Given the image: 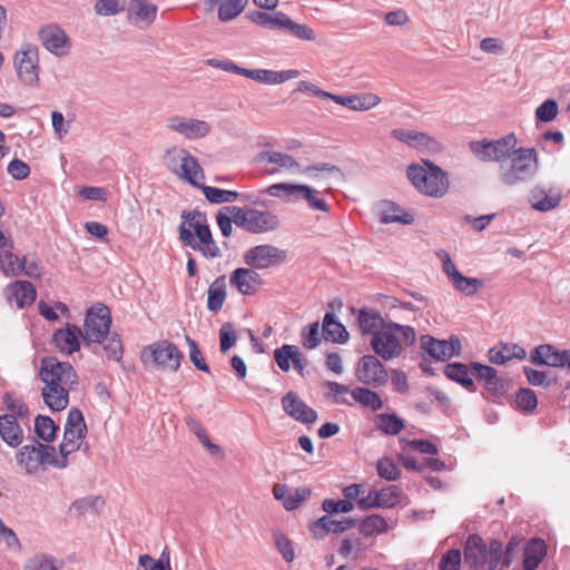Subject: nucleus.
Segmentation results:
<instances>
[{
    "mask_svg": "<svg viewBox=\"0 0 570 570\" xmlns=\"http://www.w3.org/2000/svg\"><path fill=\"white\" fill-rule=\"evenodd\" d=\"M111 315L107 306L97 304L88 308L85 317L82 338L86 344L104 343L106 356L120 362L124 354L122 342L116 333L109 335Z\"/></svg>",
    "mask_w": 570,
    "mask_h": 570,
    "instance_id": "f257e3e1",
    "label": "nucleus"
},
{
    "mask_svg": "<svg viewBox=\"0 0 570 570\" xmlns=\"http://www.w3.org/2000/svg\"><path fill=\"white\" fill-rule=\"evenodd\" d=\"M181 219L178 232L183 244L200 252L206 258L218 257L220 250L213 239L206 215L198 210L184 212Z\"/></svg>",
    "mask_w": 570,
    "mask_h": 570,
    "instance_id": "f03ea898",
    "label": "nucleus"
},
{
    "mask_svg": "<svg viewBox=\"0 0 570 570\" xmlns=\"http://www.w3.org/2000/svg\"><path fill=\"white\" fill-rule=\"evenodd\" d=\"M539 170V157L534 148H513L501 163L498 178L504 186L513 187L530 181Z\"/></svg>",
    "mask_w": 570,
    "mask_h": 570,
    "instance_id": "7ed1b4c3",
    "label": "nucleus"
},
{
    "mask_svg": "<svg viewBox=\"0 0 570 570\" xmlns=\"http://www.w3.org/2000/svg\"><path fill=\"white\" fill-rule=\"evenodd\" d=\"M463 556L470 569L495 570L502 558V542L498 539L485 542L480 534L472 533L464 542Z\"/></svg>",
    "mask_w": 570,
    "mask_h": 570,
    "instance_id": "20e7f679",
    "label": "nucleus"
},
{
    "mask_svg": "<svg viewBox=\"0 0 570 570\" xmlns=\"http://www.w3.org/2000/svg\"><path fill=\"white\" fill-rule=\"evenodd\" d=\"M224 209L234 215L235 225L248 233L261 234L276 229L279 226L277 215L269 210L226 206Z\"/></svg>",
    "mask_w": 570,
    "mask_h": 570,
    "instance_id": "39448f33",
    "label": "nucleus"
},
{
    "mask_svg": "<svg viewBox=\"0 0 570 570\" xmlns=\"http://www.w3.org/2000/svg\"><path fill=\"white\" fill-rule=\"evenodd\" d=\"M518 140L513 132H510L499 139L474 140L469 144L471 153L484 163H501L510 156L513 148L517 147Z\"/></svg>",
    "mask_w": 570,
    "mask_h": 570,
    "instance_id": "423d86ee",
    "label": "nucleus"
},
{
    "mask_svg": "<svg viewBox=\"0 0 570 570\" xmlns=\"http://www.w3.org/2000/svg\"><path fill=\"white\" fill-rule=\"evenodd\" d=\"M140 357L146 365L150 364L164 371L176 372L180 366L183 354L174 343L163 340L146 346L141 351Z\"/></svg>",
    "mask_w": 570,
    "mask_h": 570,
    "instance_id": "0eeeda50",
    "label": "nucleus"
},
{
    "mask_svg": "<svg viewBox=\"0 0 570 570\" xmlns=\"http://www.w3.org/2000/svg\"><path fill=\"white\" fill-rule=\"evenodd\" d=\"M39 375L45 386H75L78 383L73 367L56 357L42 358Z\"/></svg>",
    "mask_w": 570,
    "mask_h": 570,
    "instance_id": "6e6552de",
    "label": "nucleus"
},
{
    "mask_svg": "<svg viewBox=\"0 0 570 570\" xmlns=\"http://www.w3.org/2000/svg\"><path fill=\"white\" fill-rule=\"evenodd\" d=\"M87 426L79 409H71L65 424L63 439L60 444V453L63 458L77 451L85 438Z\"/></svg>",
    "mask_w": 570,
    "mask_h": 570,
    "instance_id": "1a4fd4ad",
    "label": "nucleus"
},
{
    "mask_svg": "<svg viewBox=\"0 0 570 570\" xmlns=\"http://www.w3.org/2000/svg\"><path fill=\"white\" fill-rule=\"evenodd\" d=\"M18 78L28 86L39 82V56L35 47H27L16 52L13 59Z\"/></svg>",
    "mask_w": 570,
    "mask_h": 570,
    "instance_id": "9d476101",
    "label": "nucleus"
},
{
    "mask_svg": "<svg viewBox=\"0 0 570 570\" xmlns=\"http://www.w3.org/2000/svg\"><path fill=\"white\" fill-rule=\"evenodd\" d=\"M355 375L360 382L372 387L383 386L389 381L386 368L375 355H364L361 357Z\"/></svg>",
    "mask_w": 570,
    "mask_h": 570,
    "instance_id": "9b49d317",
    "label": "nucleus"
},
{
    "mask_svg": "<svg viewBox=\"0 0 570 570\" xmlns=\"http://www.w3.org/2000/svg\"><path fill=\"white\" fill-rule=\"evenodd\" d=\"M403 491L397 485H387L380 490H370L368 494L358 500V509L370 511L373 509H390L401 503Z\"/></svg>",
    "mask_w": 570,
    "mask_h": 570,
    "instance_id": "f8f14e48",
    "label": "nucleus"
},
{
    "mask_svg": "<svg viewBox=\"0 0 570 570\" xmlns=\"http://www.w3.org/2000/svg\"><path fill=\"white\" fill-rule=\"evenodd\" d=\"M371 346L376 355L384 361L393 360L402 353V341L397 337L392 323L386 324L371 340Z\"/></svg>",
    "mask_w": 570,
    "mask_h": 570,
    "instance_id": "ddd939ff",
    "label": "nucleus"
},
{
    "mask_svg": "<svg viewBox=\"0 0 570 570\" xmlns=\"http://www.w3.org/2000/svg\"><path fill=\"white\" fill-rule=\"evenodd\" d=\"M285 252L272 245H257L244 254L246 265L264 269L284 261Z\"/></svg>",
    "mask_w": 570,
    "mask_h": 570,
    "instance_id": "4468645a",
    "label": "nucleus"
},
{
    "mask_svg": "<svg viewBox=\"0 0 570 570\" xmlns=\"http://www.w3.org/2000/svg\"><path fill=\"white\" fill-rule=\"evenodd\" d=\"M167 128L189 140L204 138L212 129L210 125L205 120L181 116L169 117L167 119Z\"/></svg>",
    "mask_w": 570,
    "mask_h": 570,
    "instance_id": "2eb2a0df",
    "label": "nucleus"
},
{
    "mask_svg": "<svg viewBox=\"0 0 570 570\" xmlns=\"http://www.w3.org/2000/svg\"><path fill=\"white\" fill-rule=\"evenodd\" d=\"M282 406L287 415L301 423L311 424L317 420L316 411L309 407L293 391L283 396Z\"/></svg>",
    "mask_w": 570,
    "mask_h": 570,
    "instance_id": "dca6fc26",
    "label": "nucleus"
},
{
    "mask_svg": "<svg viewBox=\"0 0 570 570\" xmlns=\"http://www.w3.org/2000/svg\"><path fill=\"white\" fill-rule=\"evenodd\" d=\"M239 75L259 83L279 85L298 78L299 71L296 69L276 71L271 69H248L242 67Z\"/></svg>",
    "mask_w": 570,
    "mask_h": 570,
    "instance_id": "f3484780",
    "label": "nucleus"
},
{
    "mask_svg": "<svg viewBox=\"0 0 570 570\" xmlns=\"http://www.w3.org/2000/svg\"><path fill=\"white\" fill-rule=\"evenodd\" d=\"M39 40L41 45L56 56L67 53L68 37L66 32L57 24H47L40 28Z\"/></svg>",
    "mask_w": 570,
    "mask_h": 570,
    "instance_id": "a211bd4d",
    "label": "nucleus"
},
{
    "mask_svg": "<svg viewBox=\"0 0 570 570\" xmlns=\"http://www.w3.org/2000/svg\"><path fill=\"white\" fill-rule=\"evenodd\" d=\"M229 283L243 295H254L263 284L254 268L239 267L232 272Z\"/></svg>",
    "mask_w": 570,
    "mask_h": 570,
    "instance_id": "6ab92c4d",
    "label": "nucleus"
},
{
    "mask_svg": "<svg viewBox=\"0 0 570 570\" xmlns=\"http://www.w3.org/2000/svg\"><path fill=\"white\" fill-rule=\"evenodd\" d=\"M55 448L33 441L30 445L22 446L18 454V463H57L53 458Z\"/></svg>",
    "mask_w": 570,
    "mask_h": 570,
    "instance_id": "aec40b11",
    "label": "nucleus"
},
{
    "mask_svg": "<svg viewBox=\"0 0 570 570\" xmlns=\"http://www.w3.org/2000/svg\"><path fill=\"white\" fill-rule=\"evenodd\" d=\"M274 358L283 372H288L291 363H293L294 368L303 375L306 363L295 345L284 344L282 347L276 348L274 351Z\"/></svg>",
    "mask_w": 570,
    "mask_h": 570,
    "instance_id": "412c9836",
    "label": "nucleus"
},
{
    "mask_svg": "<svg viewBox=\"0 0 570 570\" xmlns=\"http://www.w3.org/2000/svg\"><path fill=\"white\" fill-rule=\"evenodd\" d=\"M333 101L354 111H367L381 104V98L373 92L350 96L335 95Z\"/></svg>",
    "mask_w": 570,
    "mask_h": 570,
    "instance_id": "4be33fe9",
    "label": "nucleus"
},
{
    "mask_svg": "<svg viewBox=\"0 0 570 570\" xmlns=\"http://www.w3.org/2000/svg\"><path fill=\"white\" fill-rule=\"evenodd\" d=\"M257 159L259 161H267L276 166L269 171L271 174L277 173L279 170H285L291 174H298L302 171V167L298 161H296L295 158L289 154L275 150H265L258 154Z\"/></svg>",
    "mask_w": 570,
    "mask_h": 570,
    "instance_id": "5701e85b",
    "label": "nucleus"
},
{
    "mask_svg": "<svg viewBox=\"0 0 570 570\" xmlns=\"http://www.w3.org/2000/svg\"><path fill=\"white\" fill-rule=\"evenodd\" d=\"M489 361L493 364L503 365L511 360H523L527 356L525 350L515 343L500 342L488 352Z\"/></svg>",
    "mask_w": 570,
    "mask_h": 570,
    "instance_id": "b1692460",
    "label": "nucleus"
},
{
    "mask_svg": "<svg viewBox=\"0 0 570 570\" xmlns=\"http://www.w3.org/2000/svg\"><path fill=\"white\" fill-rule=\"evenodd\" d=\"M461 352V341L456 335L448 340H438L430 336V357L438 361H446Z\"/></svg>",
    "mask_w": 570,
    "mask_h": 570,
    "instance_id": "393cba45",
    "label": "nucleus"
},
{
    "mask_svg": "<svg viewBox=\"0 0 570 570\" xmlns=\"http://www.w3.org/2000/svg\"><path fill=\"white\" fill-rule=\"evenodd\" d=\"M560 193H552L542 186H534L530 191L529 203L534 210L542 213L552 210L560 205Z\"/></svg>",
    "mask_w": 570,
    "mask_h": 570,
    "instance_id": "a878e982",
    "label": "nucleus"
},
{
    "mask_svg": "<svg viewBox=\"0 0 570 570\" xmlns=\"http://www.w3.org/2000/svg\"><path fill=\"white\" fill-rule=\"evenodd\" d=\"M80 335L82 336V332L78 326L68 325L53 334V342L60 351L72 354L80 347Z\"/></svg>",
    "mask_w": 570,
    "mask_h": 570,
    "instance_id": "bb28decb",
    "label": "nucleus"
},
{
    "mask_svg": "<svg viewBox=\"0 0 570 570\" xmlns=\"http://www.w3.org/2000/svg\"><path fill=\"white\" fill-rule=\"evenodd\" d=\"M322 334L326 341L334 343L343 344L348 341V332L333 312L325 313L322 324Z\"/></svg>",
    "mask_w": 570,
    "mask_h": 570,
    "instance_id": "cd10ccee",
    "label": "nucleus"
},
{
    "mask_svg": "<svg viewBox=\"0 0 570 570\" xmlns=\"http://www.w3.org/2000/svg\"><path fill=\"white\" fill-rule=\"evenodd\" d=\"M547 554V546L543 539L532 538L528 541L523 551V569L535 570Z\"/></svg>",
    "mask_w": 570,
    "mask_h": 570,
    "instance_id": "c85d7f7f",
    "label": "nucleus"
},
{
    "mask_svg": "<svg viewBox=\"0 0 570 570\" xmlns=\"http://www.w3.org/2000/svg\"><path fill=\"white\" fill-rule=\"evenodd\" d=\"M36 295L35 286L28 281H16L8 286V297L13 298L19 308L31 305Z\"/></svg>",
    "mask_w": 570,
    "mask_h": 570,
    "instance_id": "c756f323",
    "label": "nucleus"
},
{
    "mask_svg": "<svg viewBox=\"0 0 570 570\" xmlns=\"http://www.w3.org/2000/svg\"><path fill=\"white\" fill-rule=\"evenodd\" d=\"M0 436L11 448H17L21 444L23 439L22 430L13 414L0 416Z\"/></svg>",
    "mask_w": 570,
    "mask_h": 570,
    "instance_id": "7c9ffc66",
    "label": "nucleus"
},
{
    "mask_svg": "<svg viewBox=\"0 0 570 570\" xmlns=\"http://www.w3.org/2000/svg\"><path fill=\"white\" fill-rule=\"evenodd\" d=\"M205 4L213 9L219 2L220 6L218 8V18L223 22L230 21L238 17L248 4V0H204Z\"/></svg>",
    "mask_w": 570,
    "mask_h": 570,
    "instance_id": "2f4dec72",
    "label": "nucleus"
},
{
    "mask_svg": "<svg viewBox=\"0 0 570 570\" xmlns=\"http://www.w3.org/2000/svg\"><path fill=\"white\" fill-rule=\"evenodd\" d=\"M73 386H45L42 389V397L47 406L52 411H62L69 403V391Z\"/></svg>",
    "mask_w": 570,
    "mask_h": 570,
    "instance_id": "473e14b6",
    "label": "nucleus"
},
{
    "mask_svg": "<svg viewBox=\"0 0 570 570\" xmlns=\"http://www.w3.org/2000/svg\"><path fill=\"white\" fill-rule=\"evenodd\" d=\"M358 532L364 538H371L379 534L387 533L390 525L386 519L379 513H371L358 520Z\"/></svg>",
    "mask_w": 570,
    "mask_h": 570,
    "instance_id": "72a5a7b5",
    "label": "nucleus"
},
{
    "mask_svg": "<svg viewBox=\"0 0 570 570\" xmlns=\"http://www.w3.org/2000/svg\"><path fill=\"white\" fill-rule=\"evenodd\" d=\"M106 501L101 495H89L75 500L69 507V513L75 517L85 515L87 512L100 514Z\"/></svg>",
    "mask_w": 570,
    "mask_h": 570,
    "instance_id": "f704fd0d",
    "label": "nucleus"
},
{
    "mask_svg": "<svg viewBox=\"0 0 570 570\" xmlns=\"http://www.w3.org/2000/svg\"><path fill=\"white\" fill-rule=\"evenodd\" d=\"M450 188L449 174L441 167L430 163V197L441 198Z\"/></svg>",
    "mask_w": 570,
    "mask_h": 570,
    "instance_id": "c9c22d12",
    "label": "nucleus"
},
{
    "mask_svg": "<svg viewBox=\"0 0 570 570\" xmlns=\"http://www.w3.org/2000/svg\"><path fill=\"white\" fill-rule=\"evenodd\" d=\"M357 321L362 333L372 334V336L386 325L382 315L373 308L360 309Z\"/></svg>",
    "mask_w": 570,
    "mask_h": 570,
    "instance_id": "e433bc0d",
    "label": "nucleus"
},
{
    "mask_svg": "<svg viewBox=\"0 0 570 570\" xmlns=\"http://www.w3.org/2000/svg\"><path fill=\"white\" fill-rule=\"evenodd\" d=\"M177 176L187 180L190 185L200 188L202 184L199 180L204 179V171L197 159L188 153L185 161L180 165Z\"/></svg>",
    "mask_w": 570,
    "mask_h": 570,
    "instance_id": "4c0bfd02",
    "label": "nucleus"
},
{
    "mask_svg": "<svg viewBox=\"0 0 570 570\" xmlns=\"http://www.w3.org/2000/svg\"><path fill=\"white\" fill-rule=\"evenodd\" d=\"M207 294V308L214 313L220 311L226 299L225 276L216 278L209 285Z\"/></svg>",
    "mask_w": 570,
    "mask_h": 570,
    "instance_id": "58836bf2",
    "label": "nucleus"
},
{
    "mask_svg": "<svg viewBox=\"0 0 570 570\" xmlns=\"http://www.w3.org/2000/svg\"><path fill=\"white\" fill-rule=\"evenodd\" d=\"M287 14L282 11H275L273 13L254 11L249 14L250 21L254 23L273 29H284Z\"/></svg>",
    "mask_w": 570,
    "mask_h": 570,
    "instance_id": "ea45409f",
    "label": "nucleus"
},
{
    "mask_svg": "<svg viewBox=\"0 0 570 570\" xmlns=\"http://www.w3.org/2000/svg\"><path fill=\"white\" fill-rule=\"evenodd\" d=\"M444 374L448 379L461 384L466 390H474L473 380L469 376V367L465 364L459 362L449 363L444 367Z\"/></svg>",
    "mask_w": 570,
    "mask_h": 570,
    "instance_id": "a19ab883",
    "label": "nucleus"
},
{
    "mask_svg": "<svg viewBox=\"0 0 570 570\" xmlns=\"http://www.w3.org/2000/svg\"><path fill=\"white\" fill-rule=\"evenodd\" d=\"M401 208L393 202H383L380 207V222L383 224L402 223L411 224L413 217L409 214H400Z\"/></svg>",
    "mask_w": 570,
    "mask_h": 570,
    "instance_id": "79ce46f5",
    "label": "nucleus"
},
{
    "mask_svg": "<svg viewBox=\"0 0 570 570\" xmlns=\"http://www.w3.org/2000/svg\"><path fill=\"white\" fill-rule=\"evenodd\" d=\"M375 426L387 435H397L404 429V422L394 413H381L374 419Z\"/></svg>",
    "mask_w": 570,
    "mask_h": 570,
    "instance_id": "37998d69",
    "label": "nucleus"
},
{
    "mask_svg": "<svg viewBox=\"0 0 570 570\" xmlns=\"http://www.w3.org/2000/svg\"><path fill=\"white\" fill-rule=\"evenodd\" d=\"M558 348L551 344H542L534 347L530 353V361L535 365L556 367Z\"/></svg>",
    "mask_w": 570,
    "mask_h": 570,
    "instance_id": "c03bdc74",
    "label": "nucleus"
},
{
    "mask_svg": "<svg viewBox=\"0 0 570 570\" xmlns=\"http://www.w3.org/2000/svg\"><path fill=\"white\" fill-rule=\"evenodd\" d=\"M351 394L355 402L371 409L372 411H379L383 407L381 396L370 389L358 386L352 390Z\"/></svg>",
    "mask_w": 570,
    "mask_h": 570,
    "instance_id": "a18cd8bd",
    "label": "nucleus"
},
{
    "mask_svg": "<svg viewBox=\"0 0 570 570\" xmlns=\"http://www.w3.org/2000/svg\"><path fill=\"white\" fill-rule=\"evenodd\" d=\"M299 174H304L307 177L317 180V181H325L328 176H342V170L332 164L328 163H320L316 165L308 166Z\"/></svg>",
    "mask_w": 570,
    "mask_h": 570,
    "instance_id": "49530a36",
    "label": "nucleus"
},
{
    "mask_svg": "<svg viewBox=\"0 0 570 570\" xmlns=\"http://www.w3.org/2000/svg\"><path fill=\"white\" fill-rule=\"evenodd\" d=\"M391 136L413 148L428 144V136L424 132L412 129L395 128L391 131Z\"/></svg>",
    "mask_w": 570,
    "mask_h": 570,
    "instance_id": "de8ad7c7",
    "label": "nucleus"
},
{
    "mask_svg": "<svg viewBox=\"0 0 570 570\" xmlns=\"http://www.w3.org/2000/svg\"><path fill=\"white\" fill-rule=\"evenodd\" d=\"M333 514H324L316 520L308 522L307 529L314 540H324L333 529Z\"/></svg>",
    "mask_w": 570,
    "mask_h": 570,
    "instance_id": "09e8293b",
    "label": "nucleus"
},
{
    "mask_svg": "<svg viewBox=\"0 0 570 570\" xmlns=\"http://www.w3.org/2000/svg\"><path fill=\"white\" fill-rule=\"evenodd\" d=\"M157 10V6L147 2V0H131L130 2L131 13L146 24H151L154 22Z\"/></svg>",
    "mask_w": 570,
    "mask_h": 570,
    "instance_id": "8fccbe9b",
    "label": "nucleus"
},
{
    "mask_svg": "<svg viewBox=\"0 0 570 570\" xmlns=\"http://www.w3.org/2000/svg\"><path fill=\"white\" fill-rule=\"evenodd\" d=\"M400 442L403 452L402 459L405 460L404 463H416V459L411 458L412 453H428V440H411L409 438H403L400 440Z\"/></svg>",
    "mask_w": 570,
    "mask_h": 570,
    "instance_id": "3c124183",
    "label": "nucleus"
},
{
    "mask_svg": "<svg viewBox=\"0 0 570 570\" xmlns=\"http://www.w3.org/2000/svg\"><path fill=\"white\" fill-rule=\"evenodd\" d=\"M205 198L212 204L233 203L238 198V193L234 190L219 189L202 185L200 188Z\"/></svg>",
    "mask_w": 570,
    "mask_h": 570,
    "instance_id": "603ef678",
    "label": "nucleus"
},
{
    "mask_svg": "<svg viewBox=\"0 0 570 570\" xmlns=\"http://www.w3.org/2000/svg\"><path fill=\"white\" fill-rule=\"evenodd\" d=\"M289 32L292 36L296 37L303 41H315L317 39L315 30L305 23H297L293 21L288 16L286 18L284 29Z\"/></svg>",
    "mask_w": 570,
    "mask_h": 570,
    "instance_id": "864d4df0",
    "label": "nucleus"
},
{
    "mask_svg": "<svg viewBox=\"0 0 570 570\" xmlns=\"http://www.w3.org/2000/svg\"><path fill=\"white\" fill-rule=\"evenodd\" d=\"M58 426L47 415H38L35 419V432L43 441L50 442L55 439Z\"/></svg>",
    "mask_w": 570,
    "mask_h": 570,
    "instance_id": "5fc2aeb1",
    "label": "nucleus"
},
{
    "mask_svg": "<svg viewBox=\"0 0 570 570\" xmlns=\"http://www.w3.org/2000/svg\"><path fill=\"white\" fill-rule=\"evenodd\" d=\"M406 176L420 193L428 195V170L423 166L411 164L407 167Z\"/></svg>",
    "mask_w": 570,
    "mask_h": 570,
    "instance_id": "6e6d98bb",
    "label": "nucleus"
},
{
    "mask_svg": "<svg viewBox=\"0 0 570 570\" xmlns=\"http://www.w3.org/2000/svg\"><path fill=\"white\" fill-rule=\"evenodd\" d=\"M321 508L325 513L337 515L352 512L355 504L346 499L326 498L323 500Z\"/></svg>",
    "mask_w": 570,
    "mask_h": 570,
    "instance_id": "4d7b16f0",
    "label": "nucleus"
},
{
    "mask_svg": "<svg viewBox=\"0 0 570 570\" xmlns=\"http://www.w3.org/2000/svg\"><path fill=\"white\" fill-rule=\"evenodd\" d=\"M275 548L282 554L283 559L291 563L295 559V550L292 540L278 530L273 531Z\"/></svg>",
    "mask_w": 570,
    "mask_h": 570,
    "instance_id": "13d9d810",
    "label": "nucleus"
},
{
    "mask_svg": "<svg viewBox=\"0 0 570 570\" xmlns=\"http://www.w3.org/2000/svg\"><path fill=\"white\" fill-rule=\"evenodd\" d=\"M322 335L320 332V323L314 322L305 327L301 332L302 345L307 350L316 348L322 342Z\"/></svg>",
    "mask_w": 570,
    "mask_h": 570,
    "instance_id": "bf43d9fd",
    "label": "nucleus"
},
{
    "mask_svg": "<svg viewBox=\"0 0 570 570\" xmlns=\"http://www.w3.org/2000/svg\"><path fill=\"white\" fill-rule=\"evenodd\" d=\"M451 285L465 296H472L479 291L482 282L478 278L466 277L460 273V275L451 282Z\"/></svg>",
    "mask_w": 570,
    "mask_h": 570,
    "instance_id": "052dcab7",
    "label": "nucleus"
},
{
    "mask_svg": "<svg viewBox=\"0 0 570 570\" xmlns=\"http://www.w3.org/2000/svg\"><path fill=\"white\" fill-rule=\"evenodd\" d=\"M538 405L535 393L531 389H520L515 394V406L527 413H531Z\"/></svg>",
    "mask_w": 570,
    "mask_h": 570,
    "instance_id": "680f3d73",
    "label": "nucleus"
},
{
    "mask_svg": "<svg viewBox=\"0 0 570 570\" xmlns=\"http://www.w3.org/2000/svg\"><path fill=\"white\" fill-rule=\"evenodd\" d=\"M0 268L7 276L19 275L21 273V259L10 250H6L0 254Z\"/></svg>",
    "mask_w": 570,
    "mask_h": 570,
    "instance_id": "e2e57ef3",
    "label": "nucleus"
},
{
    "mask_svg": "<svg viewBox=\"0 0 570 570\" xmlns=\"http://www.w3.org/2000/svg\"><path fill=\"white\" fill-rule=\"evenodd\" d=\"M299 188V184L278 183L271 185L266 191L272 197L281 198L285 202L294 199V191Z\"/></svg>",
    "mask_w": 570,
    "mask_h": 570,
    "instance_id": "0e129e2a",
    "label": "nucleus"
},
{
    "mask_svg": "<svg viewBox=\"0 0 570 570\" xmlns=\"http://www.w3.org/2000/svg\"><path fill=\"white\" fill-rule=\"evenodd\" d=\"M188 151L184 148L171 147L166 151L165 160L167 167L174 174H178L180 170V165L185 161Z\"/></svg>",
    "mask_w": 570,
    "mask_h": 570,
    "instance_id": "69168bd1",
    "label": "nucleus"
},
{
    "mask_svg": "<svg viewBox=\"0 0 570 570\" xmlns=\"http://www.w3.org/2000/svg\"><path fill=\"white\" fill-rule=\"evenodd\" d=\"M462 563V553L459 549L448 550L439 562V570H459Z\"/></svg>",
    "mask_w": 570,
    "mask_h": 570,
    "instance_id": "338daca9",
    "label": "nucleus"
},
{
    "mask_svg": "<svg viewBox=\"0 0 570 570\" xmlns=\"http://www.w3.org/2000/svg\"><path fill=\"white\" fill-rule=\"evenodd\" d=\"M138 566L144 570H171L170 561L164 559H155L149 554H140Z\"/></svg>",
    "mask_w": 570,
    "mask_h": 570,
    "instance_id": "774afa93",
    "label": "nucleus"
}]
</instances>
